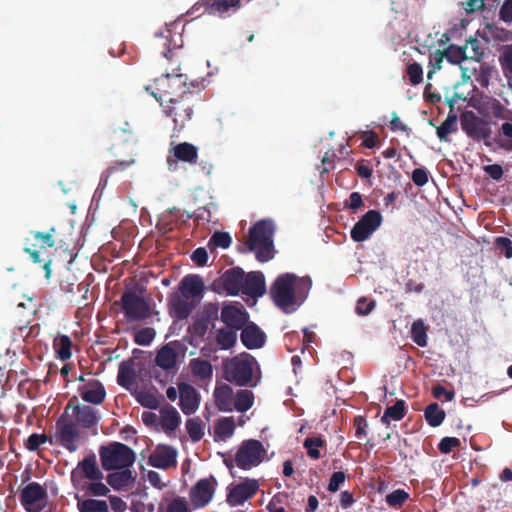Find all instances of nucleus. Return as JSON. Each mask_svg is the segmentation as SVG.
<instances>
[{"label": "nucleus", "instance_id": "nucleus-1", "mask_svg": "<svg viewBox=\"0 0 512 512\" xmlns=\"http://www.w3.org/2000/svg\"><path fill=\"white\" fill-rule=\"evenodd\" d=\"M312 282L308 277H298L293 273L280 274L270 287V297L283 312L296 309L307 297Z\"/></svg>", "mask_w": 512, "mask_h": 512}, {"label": "nucleus", "instance_id": "nucleus-2", "mask_svg": "<svg viewBox=\"0 0 512 512\" xmlns=\"http://www.w3.org/2000/svg\"><path fill=\"white\" fill-rule=\"evenodd\" d=\"M190 86H192V88L184 89L180 95L173 98L171 102L161 104L164 114L172 118L174 131L177 132H180L186 126V123L192 119L195 102L197 101L195 93L200 92L201 82L192 81L190 82Z\"/></svg>", "mask_w": 512, "mask_h": 512}, {"label": "nucleus", "instance_id": "nucleus-3", "mask_svg": "<svg viewBox=\"0 0 512 512\" xmlns=\"http://www.w3.org/2000/svg\"><path fill=\"white\" fill-rule=\"evenodd\" d=\"M273 234V224L268 220H260L250 227L248 249L255 252L259 262H267L274 257Z\"/></svg>", "mask_w": 512, "mask_h": 512}, {"label": "nucleus", "instance_id": "nucleus-4", "mask_svg": "<svg viewBox=\"0 0 512 512\" xmlns=\"http://www.w3.org/2000/svg\"><path fill=\"white\" fill-rule=\"evenodd\" d=\"M255 362V358L249 353H242L226 360L223 364L224 378L238 386L251 385ZM254 385L252 384V386Z\"/></svg>", "mask_w": 512, "mask_h": 512}, {"label": "nucleus", "instance_id": "nucleus-5", "mask_svg": "<svg viewBox=\"0 0 512 512\" xmlns=\"http://www.w3.org/2000/svg\"><path fill=\"white\" fill-rule=\"evenodd\" d=\"M180 70V64L177 68L173 69V73H164L154 81L157 92H153L154 98L162 103L171 102V100L180 95V93L187 88H192L190 83H187V76L176 73Z\"/></svg>", "mask_w": 512, "mask_h": 512}, {"label": "nucleus", "instance_id": "nucleus-6", "mask_svg": "<svg viewBox=\"0 0 512 512\" xmlns=\"http://www.w3.org/2000/svg\"><path fill=\"white\" fill-rule=\"evenodd\" d=\"M99 456L105 471L129 468L135 461L134 451L120 442H112L107 446H101Z\"/></svg>", "mask_w": 512, "mask_h": 512}, {"label": "nucleus", "instance_id": "nucleus-7", "mask_svg": "<svg viewBox=\"0 0 512 512\" xmlns=\"http://www.w3.org/2000/svg\"><path fill=\"white\" fill-rule=\"evenodd\" d=\"M72 406L70 400L63 414L56 421L55 442L70 453L76 452L81 441V431L78 424L68 417V410Z\"/></svg>", "mask_w": 512, "mask_h": 512}, {"label": "nucleus", "instance_id": "nucleus-8", "mask_svg": "<svg viewBox=\"0 0 512 512\" xmlns=\"http://www.w3.org/2000/svg\"><path fill=\"white\" fill-rule=\"evenodd\" d=\"M55 227H51L47 232L32 231L33 242L29 238L25 240L24 252L30 255L34 263H43V270L45 271V278L49 279L51 276V259L45 260L40 257V251L45 248H52L55 245L53 234Z\"/></svg>", "mask_w": 512, "mask_h": 512}, {"label": "nucleus", "instance_id": "nucleus-9", "mask_svg": "<svg viewBox=\"0 0 512 512\" xmlns=\"http://www.w3.org/2000/svg\"><path fill=\"white\" fill-rule=\"evenodd\" d=\"M460 124L462 131L470 139L483 141L487 147L492 145L490 140L492 129L488 120L479 117L471 110H466L460 115Z\"/></svg>", "mask_w": 512, "mask_h": 512}, {"label": "nucleus", "instance_id": "nucleus-10", "mask_svg": "<svg viewBox=\"0 0 512 512\" xmlns=\"http://www.w3.org/2000/svg\"><path fill=\"white\" fill-rule=\"evenodd\" d=\"M120 305L128 322H142L151 316L150 304L134 291H125L120 298Z\"/></svg>", "mask_w": 512, "mask_h": 512}, {"label": "nucleus", "instance_id": "nucleus-11", "mask_svg": "<svg viewBox=\"0 0 512 512\" xmlns=\"http://www.w3.org/2000/svg\"><path fill=\"white\" fill-rule=\"evenodd\" d=\"M265 454L266 450L260 441L244 440L235 455V463L243 470H250L263 461Z\"/></svg>", "mask_w": 512, "mask_h": 512}, {"label": "nucleus", "instance_id": "nucleus-12", "mask_svg": "<svg viewBox=\"0 0 512 512\" xmlns=\"http://www.w3.org/2000/svg\"><path fill=\"white\" fill-rule=\"evenodd\" d=\"M19 497L27 512H40L46 506L48 494L42 485L31 482L20 491Z\"/></svg>", "mask_w": 512, "mask_h": 512}, {"label": "nucleus", "instance_id": "nucleus-13", "mask_svg": "<svg viewBox=\"0 0 512 512\" xmlns=\"http://www.w3.org/2000/svg\"><path fill=\"white\" fill-rule=\"evenodd\" d=\"M242 6L241 0H200L191 9L189 14L203 9V13L226 17L236 13Z\"/></svg>", "mask_w": 512, "mask_h": 512}, {"label": "nucleus", "instance_id": "nucleus-14", "mask_svg": "<svg viewBox=\"0 0 512 512\" xmlns=\"http://www.w3.org/2000/svg\"><path fill=\"white\" fill-rule=\"evenodd\" d=\"M140 131L136 125H133L127 121L123 124L116 125L110 135V140L113 146L128 144L130 145L129 154L132 156L137 155V146L139 143Z\"/></svg>", "mask_w": 512, "mask_h": 512}, {"label": "nucleus", "instance_id": "nucleus-15", "mask_svg": "<svg viewBox=\"0 0 512 512\" xmlns=\"http://www.w3.org/2000/svg\"><path fill=\"white\" fill-rule=\"evenodd\" d=\"M382 216L377 210H369L351 229V238L355 242L367 240L371 234L381 225Z\"/></svg>", "mask_w": 512, "mask_h": 512}, {"label": "nucleus", "instance_id": "nucleus-16", "mask_svg": "<svg viewBox=\"0 0 512 512\" xmlns=\"http://www.w3.org/2000/svg\"><path fill=\"white\" fill-rule=\"evenodd\" d=\"M258 489L259 484L257 480L246 479L229 489L226 501L232 507L242 505L245 501L253 497Z\"/></svg>", "mask_w": 512, "mask_h": 512}, {"label": "nucleus", "instance_id": "nucleus-17", "mask_svg": "<svg viewBox=\"0 0 512 512\" xmlns=\"http://www.w3.org/2000/svg\"><path fill=\"white\" fill-rule=\"evenodd\" d=\"M196 304V301L185 298L179 293H172L167 299L169 314L178 321L187 319L195 309Z\"/></svg>", "mask_w": 512, "mask_h": 512}, {"label": "nucleus", "instance_id": "nucleus-18", "mask_svg": "<svg viewBox=\"0 0 512 512\" xmlns=\"http://www.w3.org/2000/svg\"><path fill=\"white\" fill-rule=\"evenodd\" d=\"M220 318L227 327L241 330L248 321V313L239 303L228 304L222 307Z\"/></svg>", "mask_w": 512, "mask_h": 512}, {"label": "nucleus", "instance_id": "nucleus-19", "mask_svg": "<svg viewBox=\"0 0 512 512\" xmlns=\"http://www.w3.org/2000/svg\"><path fill=\"white\" fill-rule=\"evenodd\" d=\"M213 483H216L212 477L210 479H200L190 490V500L195 508H201L206 506L214 495Z\"/></svg>", "mask_w": 512, "mask_h": 512}, {"label": "nucleus", "instance_id": "nucleus-20", "mask_svg": "<svg viewBox=\"0 0 512 512\" xmlns=\"http://www.w3.org/2000/svg\"><path fill=\"white\" fill-rule=\"evenodd\" d=\"M179 406L185 415L193 414L200 405V395L197 390L188 383L178 384Z\"/></svg>", "mask_w": 512, "mask_h": 512}, {"label": "nucleus", "instance_id": "nucleus-21", "mask_svg": "<svg viewBox=\"0 0 512 512\" xmlns=\"http://www.w3.org/2000/svg\"><path fill=\"white\" fill-rule=\"evenodd\" d=\"M178 289L179 294L197 303L203 296L204 282L199 275L189 274L180 281Z\"/></svg>", "mask_w": 512, "mask_h": 512}, {"label": "nucleus", "instance_id": "nucleus-22", "mask_svg": "<svg viewBox=\"0 0 512 512\" xmlns=\"http://www.w3.org/2000/svg\"><path fill=\"white\" fill-rule=\"evenodd\" d=\"M177 451L171 446H158L149 456L148 463L159 469H169L176 466Z\"/></svg>", "mask_w": 512, "mask_h": 512}, {"label": "nucleus", "instance_id": "nucleus-23", "mask_svg": "<svg viewBox=\"0 0 512 512\" xmlns=\"http://www.w3.org/2000/svg\"><path fill=\"white\" fill-rule=\"evenodd\" d=\"M76 399L73 397L72 402ZM71 408L73 409V416L75 417V422L78 426L83 427L85 429H92L98 425L100 420V416L98 415L96 409L88 405H74L72 403Z\"/></svg>", "mask_w": 512, "mask_h": 512}, {"label": "nucleus", "instance_id": "nucleus-24", "mask_svg": "<svg viewBox=\"0 0 512 512\" xmlns=\"http://www.w3.org/2000/svg\"><path fill=\"white\" fill-rule=\"evenodd\" d=\"M78 392L85 402L94 405L102 404L106 397L104 385L96 379L89 380L85 384L79 386Z\"/></svg>", "mask_w": 512, "mask_h": 512}, {"label": "nucleus", "instance_id": "nucleus-25", "mask_svg": "<svg viewBox=\"0 0 512 512\" xmlns=\"http://www.w3.org/2000/svg\"><path fill=\"white\" fill-rule=\"evenodd\" d=\"M245 272L240 267H233L226 270L221 276L223 288L229 295L242 293Z\"/></svg>", "mask_w": 512, "mask_h": 512}, {"label": "nucleus", "instance_id": "nucleus-26", "mask_svg": "<svg viewBox=\"0 0 512 512\" xmlns=\"http://www.w3.org/2000/svg\"><path fill=\"white\" fill-rule=\"evenodd\" d=\"M266 293L264 275L260 271H253L245 274L242 294L250 297H261Z\"/></svg>", "mask_w": 512, "mask_h": 512}, {"label": "nucleus", "instance_id": "nucleus-27", "mask_svg": "<svg viewBox=\"0 0 512 512\" xmlns=\"http://www.w3.org/2000/svg\"><path fill=\"white\" fill-rule=\"evenodd\" d=\"M241 330V342L247 349H258L264 345L266 336L255 323L246 324Z\"/></svg>", "mask_w": 512, "mask_h": 512}, {"label": "nucleus", "instance_id": "nucleus-28", "mask_svg": "<svg viewBox=\"0 0 512 512\" xmlns=\"http://www.w3.org/2000/svg\"><path fill=\"white\" fill-rule=\"evenodd\" d=\"M156 37V47L163 48L161 54L167 58L168 60H172L177 56L176 50L181 48V44H177L173 39V34L170 29H166L161 33H157Z\"/></svg>", "mask_w": 512, "mask_h": 512}, {"label": "nucleus", "instance_id": "nucleus-29", "mask_svg": "<svg viewBox=\"0 0 512 512\" xmlns=\"http://www.w3.org/2000/svg\"><path fill=\"white\" fill-rule=\"evenodd\" d=\"M214 399L215 405L219 411H233L234 395L233 389L229 385L223 384L221 386H217L214 390Z\"/></svg>", "mask_w": 512, "mask_h": 512}, {"label": "nucleus", "instance_id": "nucleus-30", "mask_svg": "<svg viewBox=\"0 0 512 512\" xmlns=\"http://www.w3.org/2000/svg\"><path fill=\"white\" fill-rule=\"evenodd\" d=\"M136 477L128 468L120 469V471L109 473L106 477L107 484L114 490L120 491L135 482Z\"/></svg>", "mask_w": 512, "mask_h": 512}, {"label": "nucleus", "instance_id": "nucleus-31", "mask_svg": "<svg viewBox=\"0 0 512 512\" xmlns=\"http://www.w3.org/2000/svg\"><path fill=\"white\" fill-rule=\"evenodd\" d=\"M448 104L451 108V111L449 112L444 122L440 126H438L436 130L437 137L439 138L440 141L444 142L449 141L448 136L457 131L458 116L452 112V109L454 107V100H448Z\"/></svg>", "mask_w": 512, "mask_h": 512}, {"label": "nucleus", "instance_id": "nucleus-32", "mask_svg": "<svg viewBox=\"0 0 512 512\" xmlns=\"http://www.w3.org/2000/svg\"><path fill=\"white\" fill-rule=\"evenodd\" d=\"M160 417L161 427L165 432L176 430L181 422L178 411L171 405H167L161 409Z\"/></svg>", "mask_w": 512, "mask_h": 512}, {"label": "nucleus", "instance_id": "nucleus-33", "mask_svg": "<svg viewBox=\"0 0 512 512\" xmlns=\"http://www.w3.org/2000/svg\"><path fill=\"white\" fill-rule=\"evenodd\" d=\"M78 468L82 470L84 477L89 480H102L104 477L103 472L97 465L96 456L94 454L81 460L78 463Z\"/></svg>", "mask_w": 512, "mask_h": 512}, {"label": "nucleus", "instance_id": "nucleus-34", "mask_svg": "<svg viewBox=\"0 0 512 512\" xmlns=\"http://www.w3.org/2000/svg\"><path fill=\"white\" fill-rule=\"evenodd\" d=\"M155 362L157 366L166 371L174 369L177 363V353L167 344L158 351Z\"/></svg>", "mask_w": 512, "mask_h": 512}, {"label": "nucleus", "instance_id": "nucleus-35", "mask_svg": "<svg viewBox=\"0 0 512 512\" xmlns=\"http://www.w3.org/2000/svg\"><path fill=\"white\" fill-rule=\"evenodd\" d=\"M174 156L179 161L193 164L197 161L198 149L191 143L183 142L174 147Z\"/></svg>", "mask_w": 512, "mask_h": 512}, {"label": "nucleus", "instance_id": "nucleus-36", "mask_svg": "<svg viewBox=\"0 0 512 512\" xmlns=\"http://www.w3.org/2000/svg\"><path fill=\"white\" fill-rule=\"evenodd\" d=\"M189 367L194 377L200 380L211 379L213 368L208 360L194 358L190 360Z\"/></svg>", "mask_w": 512, "mask_h": 512}, {"label": "nucleus", "instance_id": "nucleus-37", "mask_svg": "<svg viewBox=\"0 0 512 512\" xmlns=\"http://www.w3.org/2000/svg\"><path fill=\"white\" fill-rule=\"evenodd\" d=\"M135 164V159L130 157L128 160L117 161L114 165L108 167L101 175L98 188L105 189L109 179L118 172H123Z\"/></svg>", "mask_w": 512, "mask_h": 512}, {"label": "nucleus", "instance_id": "nucleus-38", "mask_svg": "<svg viewBox=\"0 0 512 512\" xmlns=\"http://www.w3.org/2000/svg\"><path fill=\"white\" fill-rule=\"evenodd\" d=\"M487 114L500 120H512V110L506 108L499 100L491 98L485 103Z\"/></svg>", "mask_w": 512, "mask_h": 512}, {"label": "nucleus", "instance_id": "nucleus-39", "mask_svg": "<svg viewBox=\"0 0 512 512\" xmlns=\"http://www.w3.org/2000/svg\"><path fill=\"white\" fill-rule=\"evenodd\" d=\"M499 62L502 71L507 78L508 85L512 88V44L503 45L500 48Z\"/></svg>", "mask_w": 512, "mask_h": 512}, {"label": "nucleus", "instance_id": "nucleus-40", "mask_svg": "<svg viewBox=\"0 0 512 512\" xmlns=\"http://www.w3.org/2000/svg\"><path fill=\"white\" fill-rule=\"evenodd\" d=\"M499 130L495 142L499 148L511 152L512 151V123L505 120Z\"/></svg>", "mask_w": 512, "mask_h": 512}, {"label": "nucleus", "instance_id": "nucleus-41", "mask_svg": "<svg viewBox=\"0 0 512 512\" xmlns=\"http://www.w3.org/2000/svg\"><path fill=\"white\" fill-rule=\"evenodd\" d=\"M406 406L404 400H397L394 405L389 406L385 409L381 422L385 425L390 424V419L394 421H400L405 417Z\"/></svg>", "mask_w": 512, "mask_h": 512}, {"label": "nucleus", "instance_id": "nucleus-42", "mask_svg": "<svg viewBox=\"0 0 512 512\" xmlns=\"http://www.w3.org/2000/svg\"><path fill=\"white\" fill-rule=\"evenodd\" d=\"M53 347L55 349L57 357L60 360L66 361L71 358L72 341L69 336L60 335L59 337H57L53 342Z\"/></svg>", "mask_w": 512, "mask_h": 512}, {"label": "nucleus", "instance_id": "nucleus-43", "mask_svg": "<svg viewBox=\"0 0 512 512\" xmlns=\"http://www.w3.org/2000/svg\"><path fill=\"white\" fill-rule=\"evenodd\" d=\"M254 403V395L250 390H239L234 396L233 410L238 412L248 411Z\"/></svg>", "mask_w": 512, "mask_h": 512}, {"label": "nucleus", "instance_id": "nucleus-44", "mask_svg": "<svg viewBox=\"0 0 512 512\" xmlns=\"http://www.w3.org/2000/svg\"><path fill=\"white\" fill-rule=\"evenodd\" d=\"M424 416L431 427H438L444 421L446 414L437 403H431L425 408Z\"/></svg>", "mask_w": 512, "mask_h": 512}, {"label": "nucleus", "instance_id": "nucleus-45", "mask_svg": "<svg viewBox=\"0 0 512 512\" xmlns=\"http://www.w3.org/2000/svg\"><path fill=\"white\" fill-rule=\"evenodd\" d=\"M427 330L428 327L424 324L422 319H417L411 326V338L420 347L427 346Z\"/></svg>", "mask_w": 512, "mask_h": 512}, {"label": "nucleus", "instance_id": "nucleus-46", "mask_svg": "<svg viewBox=\"0 0 512 512\" xmlns=\"http://www.w3.org/2000/svg\"><path fill=\"white\" fill-rule=\"evenodd\" d=\"M76 498L79 499L78 497ZM77 507L79 512H110L108 504L105 500H78Z\"/></svg>", "mask_w": 512, "mask_h": 512}, {"label": "nucleus", "instance_id": "nucleus-47", "mask_svg": "<svg viewBox=\"0 0 512 512\" xmlns=\"http://www.w3.org/2000/svg\"><path fill=\"white\" fill-rule=\"evenodd\" d=\"M136 373L134 368L125 362L119 365L117 382L120 386L129 389V387L135 382Z\"/></svg>", "mask_w": 512, "mask_h": 512}, {"label": "nucleus", "instance_id": "nucleus-48", "mask_svg": "<svg viewBox=\"0 0 512 512\" xmlns=\"http://www.w3.org/2000/svg\"><path fill=\"white\" fill-rule=\"evenodd\" d=\"M235 431L233 417L220 418L215 424V434L221 440L230 438Z\"/></svg>", "mask_w": 512, "mask_h": 512}, {"label": "nucleus", "instance_id": "nucleus-49", "mask_svg": "<svg viewBox=\"0 0 512 512\" xmlns=\"http://www.w3.org/2000/svg\"><path fill=\"white\" fill-rule=\"evenodd\" d=\"M237 331L233 328H221L218 330L216 335V341L222 349L232 348L237 340Z\"/></svg>", "mask_w": 512, "mask_h": 512}, {"label": "nucleus", "instance_id": "nucleus-50", "mask_svg": "<svg viewBox=\"0 0 512 512\" xmlns=\"http://www.w3.org/2000/svg\"><path fill=\"white\" fill-rule=\"evenodd\" d=\"M468 46L458 47L450 45L447 49L443 50L445 58L452 64H460L462 61L468 59L466 53Z\"/></svg>", "mask_w": 512, "mask_h": 512}, {"label": "nucleus", "instance_id": "nucleus-51", "mask_svg": "<svg viewBox=\"0 0 512 512\" xmlns=\"http://www.w3.org/2000/svg\"><path fill=\"white\" fill-rule=\"evenodd\" d=\"M186 429L193 442L200 441L204 436L203 424L200 418H189L186 421Z\"/></svg>", "mask_w": 512, "mask_h": 512}, {"label": "nucleus", "instance_id": "nucleus-52", "mask_svg": "<svg viewBox=\"0 0 512 512\" xmlns=\"http://www.w3.org/2000/svg\"><path fill=\"white\" fill-rule=\"evenodd\" d=\"M303 445L307 449V455L310 458L317 460L321 457V453L318 448L325 445V440L321 437H308L304 440Z\"/></svg>", "mask_w": 512, "mask_h": 512}, {"label": "nucleus", "instance_id": "nucleus-53", "mask_svg": "<svg viewBox=\"0 0 512 512\" xmlns=\"http://www.w3.org/2000/svg\"><path fill=\"white\" fill-rule=\"evenodd\" d=\"M409 497V493H407L405 490L396 489L386 495L385 501L388 504V506L395 509H399L409 499Z\"/></svg>", "mask_w": 512, "mask_h": 512}, {"label": "nucleus", "instance_id": "nucleus-54", "mask_svg": "<svg viewBox=\"0 0 512 512\" xmlns=\"http://www.w3.org/2000/svg\"><path fill=\"white\" fill-rule=\"evenodd\" d=\"M137 401L141 406L149 409H157L160 406V397L150 391H141L137 395Z\"/></svg>", "mask_w": 512, "mask_h": 512}, {"label": "nucleus", "instance_id": "nucleus-55", "mask_svg": "<svg viewBox=\"0 0 512 512\" xmlns=\"http://www.w3.org/2000/svg\"><path fill=\"white\" fill-rule=\"evenodd\" d=\"M232 243V238L228 232L216 231L209 239V247L227 249Z\"/></svg>", "mask_w": 512, "mask_h": 512}, {"label": "nucleus", "instance_id": "nucleus-56", "mask_svg": "<svg viewBox=\"0 0 512 512\" xmlns=\"http://www.w3.org/2000/svg\"><path fill=\"white\" fill-rule=\"evenodd\" d=\"M156 331L154 328L145 327L134 334V342L140 346H148L154 340Z\"/></svg>", "mask_w": 512, "mask_h": 512}, {"label": "nucleus", "instance_id": "nucleus-57", "mask_svg": "<svg viewBox=\"0 0 512 512\" xmlns=\"http://www.w3.org/2000/svg\"><path fill=\"white\" fill-rule=\"evenodd\" d=\"M406 74L411 85H418L423 80V68L419 63H409L407 65Z\"/></svg>", "mask_w": 512, "mask_h": 512}, {"label": "nucleus", "instance_id": "nucleus-58", "mask_svg": "<svg viewBox=\"0 0 512 512\" xmlns=\"http://www.w3.org/2000/svg\"><path fill=\"white\" fill-rule=\"evenodd\" d=\"M91 482L85 487L86 491L93 496H108L110 489L101 482V480H90Z\"/></svg>", "mask_w": 512, "mask_h": 512}, {"label": "nucleus", "instance_id": "nucleus-59", "mask_svg": "<svg viewBox=\"0 0 512 512\" xmlns=\"http://www.w3.org/2000/svg\"><path fill=\"white\" fill-rule=\"evenodd\" d=\"M496 250L507 259L512 258V240L508 237H497L494 241Z\"/></svg>", "mask_w": 512, "mask_h": 512}, {"label": "nucleus", "instance_id": "nucleus-60", "mask_svg": "<svg viewBox=\"0 0 512 512\" xmlns=\"http://www.w3.org/2000/svg\"><path fill=\"white\" fill-rule=\"evenodd\" d=\"M493 71L494 68L491 65L487 63H481L478 70V74L476 76V81L482 87H488Z\"/></svg>", "mask_w": 512, "mask_h": 512}, {"label": "nucleus", "instance_id": "nucleus-61", "mask_svg": "<svg viewBox=\"0 0 512 512\" xmlns=\"http://www.w3.org/2000/svg\"><path fill=\"white\" fill-rule=\"evenodd\" d=\"M209 326V319L199 318L196 319L189 327V332L196 337H204L207 333Z\"/></svg>", "mask_w": 512, "mask_h": 512}, {"label": "nucleus", "instance_id": "nucleus-62", "mask_svg": "<svg viewBox=\"0 0 512 512\" xmlns=\"http://www.w3.org/2000/svg\"><path fill=\"white\" fill-rule=\"evenodd\" d=\"M48 441L46 434H31L25 442V448L29 451H36L39 447Z\"/></svg>", "mask_w": 512, "mask_h": 512}, {"label": "nucleus", "instance_id": "nucleus-63", "mask_svg": "<svg viewBox=\"0 0 512 512\" xmlns=\"http://www.w3.org/2000/svg\"><path fill=\"white\" fill-rule=\"evenodd\" d=\"M461 442L455 437H444L438 444V449L442 454H449L454 448H458Z\"/></svg>", "mask_w": 512, "mask_h": 512}, {"label": "nucleus", "instance_id": "nucleus-64", "mask_svg": "<svg viewBox=\"0 0 512 512\" xmlns=\"http://www.w3.org/2000/svg\"><path fill=\"white\" fill-rule=\"evenodd\" d=\"M167 512H189L188 504L184 498L176 497L168 504Z\"/></svg>", "mask_w": 512, "mask_h": 512}]
</instances>
